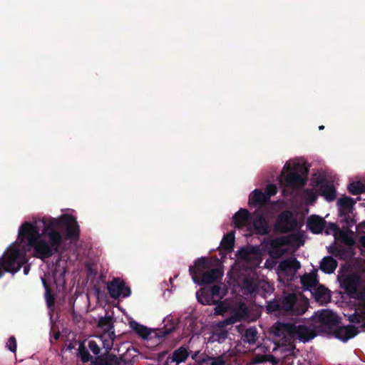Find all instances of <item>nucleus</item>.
<instances>
[{
    "instance_id": "nucleus-55",
    "label": "nucleus",
    "mask_w": 365,
    "mask_h": 365,
    "mask_svg": "<svg viewBox=\"0 0 365 365\" xmlns=\"http://www.w3.org/2000/svg\"><path fill=\"white\" fill-rule=\"evenodd\" d=\"M230 318L232 319V321H234V324L238 321V317L237 316H232L230 317Z\"/></svg>"
},
{
    "instance_id": "nucleus-56",
    "label": "nucleus",
    "mask_w": 365,
    "mask_h": 365,
    "mask_svg": "<svg viewBox=\"0 0 365 365\" xmlns=\"http://www.w3.org/2000/svg\"><path fill=\"white\" fill-rule=\"evenodd\" d=\"M199 353H200V351H195V352L192 355V359L195 360Z\"/></svg>"
},
{
    "instance_id": "nucleus-9",
    "label": "nucleus",
    "mask_w": 365,
    "mask_h": 365,
    "mask_svg": "<svg viewBox=\"0 0 365 365\" xmlns=\"http://www.w3.org/2000/svg\"><path fill=\"white\" fill-rule=\"evenodd\" d=\"M284 170L288 172V173L284 175V181L287 187L291 188H301L305 185L307 177H303L297 172H292V166L289 163H287L284 165L283 171Z\"/></svg>"
},
{
    "instance_id": "nucleus-27",
    "label": "nucleus",
    "mask_w": 365,
    "mask_h": 365,
    "mask_svg": "<svg viewBox=\"0 0 365 365\" xmlns=\"http://www.w3.org/2000/svg\"><path fill=\"white\" fill-rule=\"evenodd\" d=\"M235 245V234L230 232L225 235L221 240L220 247L226 251L230 252L233 250Z\"/></svg>"
},
{
    "instance_id": "nucleus-18",
    "label": "nucleus",
    "mask_w": 365,
    "mask_h": 365,
    "mask_svg": "<svg viewBox=\"0 0 365 365\" xmlns=\"http://www.w3.org/2000/svg\"><path fill=\"white\" fill-rule=\"evenodd\" d=\"M189 356L187 348L180 346L175 350L171 356H168L165 361V365H178L181 362L186 361Z\"/></svg>"
},
{
    "instance_id": "nucleus-37",
    "label": "nucleus",
    "mask_w": 365,
    "mask_h": 365,
    "mask_svg": "<svg viewBox=\"0 0 365 365\" xmlns=\"http://www.w3.org/2000/svg\"><path fill=\"white\" fill-rule=\"evenodd\" d=\"M79 354L81 361L84 363L88 362L91 359V354L83 344L79 346Z\"/></svg>"
},
{
    "instance_id": "nucleus-40",
    "label": "nucleus",
    "mask_w": 365,
    "mask_h": 365,
    "mask_svg": "<svg viewBox=\"0 0 365 365\" xmlns=\"http://www.w3.org/2000/svg\"><path fill=\"white\" fill-rule=\"evenodd\" d=\"M277 192V187L274 184H269L265 189L264 192L265 196L267 197V200L269 201L271 196L274 195Z\"/></svg>"
},
{
    "instance_id": "nucleus-44",
    "label": "nucleus",
    "mask_w": 365,
    "mask_h": 365,
    "mask_svg": "<svg viewBox=\"0 0 365 365\" xmlns=\"http://www.w3.org/2000/svg\"><path fill=\"white\" fill-rule=\"evenodd\" d=\"M109 354L106 357H96L93 364L94 365H109Z\"/></svg>"
},
{
    "instance_id": "nucleus-17",
    "label": "nucleus",
    "mask_w": 365,
    "mask_h": 365,
    "mask_svg": "<svg viewBox=\"0 0 365 365\" xmlns=\"http://www.w3.org/2000/svg\"><path fill=\"white\" fill-rule=\"evenodd\" d=\"M253 215L255 217L252 223L256 233L261 235H267L269 232V228L263 214L255 211Z\"/></svg>"
},
{
    "instance_id": "nucleus-57",
    "label": "nucleus",
    "mask_w": 365,
    "mask_h": 365,
    "mask_svg": "<svg viewBox=\"0 0 365 365\" xmlns=\"http://www.w3.org/2000/svg\"><path fill=\"white\" fill-rule=\"evenodd\" d=\"M59 336H60V333L59 332H57V333H55L54 335H53V337L56 340H58L59 339Z\"/></svg>"
},
{
    "instance_id": "nucleus-29",
    "label": "nucleus",
    "mask_w": 365,
    "mask_h": 365,
    "mask_svg": "<svg viewBox=\"0 0 365 365\" xmlns=\"http://www.w3.org/2000/svg\"><path fill=\"white\" fill-rule=\"evenodd\" d=\"M42 283L46 290L45 298L48 309H52L55 305V295L52 293L51 289L48 285L46 279H42Z\"/></svg>"
},
{
    "instance_id": "nucleus-1",
    "label": "nucleus",
    "mask_w": 365,
    "mask_h": 365,
    "mask_svg": "<svg viewBox=\"0 0 365 365\" xmlns=\"http://www.w3.org/2000/svg\"><path fill=\"white\" fill-rule=\"evenodd\" d=\"M40 222L43 226L41 233L35 224L25 222L19 228L18 238L21 241L27 240L28 245L34 249V256L45 260L54 254L61 252V246L63 238L58 228L62 225V219L47 220L43 217Z\"/></svg>"
},
{
    "instance_id": "nucleus-47",
    "label": "nucleus",
    "mask_w": 365,
    "mask_h": 365,
    "mask_svg": "<svg viewBox=\"0 0 365 365\" xmlns=\"http://www.w3.org/2000/svg\"><path fill=\"white\" fill-rule=\"evenodd\" d=\"M289 261L292 262L289 264V269H297L300 267V263L296 258L289 259Z\"/></svg>"
},
{
    "instance_id": "nucleus-43",
    "label": "nucleus",
    "mask_w": 365,
    "mask_h": 365,
    "mask_svg": "<svg viewBox=\"0 0 365 365\" xmlns=\"http://www.w3.org/2000/svg\"><path fill=\"white\" fill-rule=\"evenodd\" d=\"M6 346L9 350H10L11 352L15 353L16 351V338L14 336H11L7 343Z\"/></svg>"
},
{
    "instance_id": "nucleus-3",
    "label": "nucleus",
    "mask_w": 365,
    "mask_h": 365,
    "mask_svg": "<svg viewBox=\"0 0 365 365\" xmlns=\"http://www.w3.org/2000/svg\"><path fill=\"white\" fill-rule=\"evenodd\" d=\"M309 302L299 298L295 293H289L284 297L267 302V313L283 312L287 315L299 316L305 313Z\"/></svg>"
},
{
    "instance_id": "nucleus-46",
    "label": "nucleus",
    "mask_w": 365,
    "mask_h": 365,
    "mask_svg": "<svg viewBox=\"0 0 365 365\" xmlns=\"http://www.w3.org/2000/svg\"><path fill=\"white\" fill-rule=\"evenodd\" d=\"M215 314L216 315H221L226 311L225 306L222 303L221 300L215 304Z\"/></svg>"
},
{
    "instance_id": "nucleus-50",
    "label": "nucleus",
    "mask_w": 365,
    "mask_h": 365,
    "mask_svg": "<svg viewBox=\"0 0 365 365\" xmlns=\"http://www.w3.org/2000/svg\"><path fill=\"white\" fill-rule=\"evenodd\" d=\"M267 354L259 355L256 356L255 361L256 363H264L267 362Z\"/></svg>"
},
{
    "instance_id": "nucleus-5",
    "label": "nucleus",
    "mask_w": 365,
    "mask_h": 365,
    "mask_svg": "<svg viewBox=\"0 0 365 365\" xmlns=\"http://www.w3.org/2000/svg\"><path fill=\"white\" fill-rule=\"evenodd\" d=\"M340 287L344 292L352 298L358 297L359 299H364V294L359 292V287L361 284V276L356 272H351L338 277Z\"/></svg>"
},
{
    "instance_id": "nucleus-20",
    "label": "nucleus",
    "mask_w": 365,
    "mask_h": 365,
    "mask_svg": "<svg viewBox=\"0 0 365 365\" xmlns=\"http://www.w3.org/2000/svg\"><path fill=\"white\" fill-rule=\"evenodd\" d=\"M269 200L264 193L260 190L255 189L249 196V205L250 207H262L267 204Z\"/></svg>"
},
{
    "instance_id": "nucleus-35",
    "label": "nucleus",
    "mask_w": 365,
    "mask_h": 365,
    "mask_svg": "<svg viewBox=\"0 0 365 365\" xmlns=\"http://www.w3.org/2000/svg\"><path fill=\"white\" fill-rule=\"evenodd\" d=\"M207 293L208 292L207 291L206 288L202 289L200 292H197L196 297L200 304L203 305H207L210 303V301H207Z\"/></svg>"
},
{
    "instance_id": "nucleus-11",
    "label": "nucleus",
    "mask_w": 365,
    "mask_h": 365,
    "mask_svg": "<svg viewBox=\"0 0 365 365\" xmlns=\"http://www.w3.org/2000/svg\"><path fill=\"white\" fill-rule=\"evenodd\" d=\"M319 195L324 196L327 201H333L336 198V189L333 184L324 178L317 179L316 182Z\"/></svg>"
},
{
    "instance_id": "nucleus-28",
    "label": "nucleus",
    "mask_w": 365,
    "mask_h": 365,
    "mask_svg": "<svg viewBox=\"0 0 365 365\" xmlns=\"http://www.w3.org/2000/svg\"><path fill=\"white\" fill-rule=\"evenodd\" d=\"M208 361H211L210 365H225L226 361L225 359V355L222 354L218 356H210L206 355L205 357L199 360L200 364H207Z\"/></svg>"
},
{
    "instance_id": "nucleus-21",
    "label": "nucleus",
    "mask_w": 365,
    "mask_h": 365,
    "mask_svg": "<svg viewBox=\"0 0 365 365\" xmlns=\"http://www.w3.org/2000/svg\"><path fill=\"white\" fill-rule=\"evenodd\" d=\"M258 280L252 277H245L242 282V290L244 294L255 296L258 292Z\"/></svg>"
},
{
    "instance_id": "nucleus-10",
    "label": "nucleus",
    "mask_w": 365,
    "mask_h": 365,
    "mask_svg": "<svg viewBox=\"0 0 365 365\" xmlns=\"http://www.w3.org/2000/svg\"><path fill=\"white\" fill-rule=\"evenodd\" d=\"M62 225L66 227V238L71 240H77L80 235V227L72 215L62 216Z\"/></svg>"
},
{
    "instance_id": "nucleus-13",
    "label": "nucleus",
    "mask_w": 365,
    "mask_h": 365,
    "mask_svg": "<svg viewBox=\"0 0 365 365\" xmlns=\"http://www.w3.org/2000/svg\"><path fill=\"white\" fill-rule=\"evenodd\" d=\"M223 272L220 268H210L200 277H194V282L200 285L211 284L222 279Z\"/></svg>"
},
{
    "instance_id": "nucleus-12",
    "label": "nucleus",
    "mask_w": 365,
    "mask_h": 365,
    "mask_svg": "<svg viewBox=\"0 0 365 365\" xmlns=\"http://www.w3.org/2000/svg\"><path fill=\"white\" fill-rule=\"evenodd\" d=\"M317 320L323 327L329 330L336 327L339 323L338 316L328 309L322 310L317 315Z\"/></svg>"
},
{
    "instance_id": "nucleus-14",
    "label": "nucleus",
    "mask_w": 365,
    "mask_h": 365,
    "mask_svg": "<svg viewBox=\"0 0 365 365\" xmlns=\"http://www.w3.org/2000/svg\"><path fill=\"white\" fill-rule=\"evenodd\" d=\"M212 267L211 262L206 257L197 258L193 266H190L189 272L194 281V277H200Z\"/></svg>"
},
{
    "instance_id": "nucleus-23",
    "label": "nucleus",
    "mask_w": 365,
    "mask_h": 365,
    "mask_svg": "<svg viewBox=\"0 0 365 365\" xmlns=\"http://www.w3.org/2000/svg\"><path fill=\"white\" fill-rule=\"evenodd\" d=\"M337 261L331 256L324 257L320 263V269L327 274L333 273L337 267Z\"/></svg>"
},
{
    "instance_id": "nucleus-7",
    "label": "nucleus",
    "mask_w": 365,
    "mask_h": 365,
    "mask_svg": "<svg viewBox=\"0 0 365 365\" xmlns=\"http://www.w3.org/2000/svg\"><path fill=\"white\" fill-rule=\"evenodd\" d=\"M301 235L294 233L287 236L276 237L271 240L270 247L272 250L269 255L274 259H279L285 253V250L282 249L283 246L289 245L294 242H298L301 240Z\"/></svg>"
},
{
    "instance_id": "nucleus-49",
    "label": "nucleus",
    "mask_w": 365,
    "mask_h": 365,
    "mask_svg": "<svg viewBox=\"0 0 365 365\" xmlns=\"http://www.w3.org/2000/svg\"><path fill=\"white\" fill-rule=\"evenodd\" d=\"M207 301H210L207 305H213L217 304L220 301L214 296H211L210 293L208 292Z\"/></svg>"
},
{
    "instance_id": "nucleus-2",
    "label": "nucleus",
    "mask_w": 365,
    "mask_h": 365,
    "mask_svg": "<svg viewBox=\"0 0 365 365\" xmlns=\"http://www.w3.org/2000/svg\"><path fill=\"white\" fill-rule=\"evenodd\" d=\"M273 334L278 337L287 340H299L307 343L317 336L314 326L305 324L296 325L292 323L277 322L272 327Z\"/></svg>"
},
{
    "instance_id": "nucleus-32",
    "label": "nucleus",
    "mask_w": 365,
    "mask_h": 365,
    "mask_svg": "<svg viewBox=\"0 0 365 365\" xmlns=\"http://www.w3.org/2000/svg\"><path fill=\"white\" fill-rule=\"evenodd\" d=\"M349 192L354 195H359L365 192V185H364L361 182H352L348 186Z\"/></svg>"
},
{
    "instance_id": "nucleus-6",
    "label": "nucleus",
    "mask_w": 365,
    "mask_h": 365,
    "mask_svg": "<svg viewBox=\"0 0 365 365\" xmlns=\"http://www.w3.org/2000/svg\"><path fill=\"white\" fill-rule=\"evenodd\" d=\"M297 227L298 222L292 212L284 210L278 215L274 229L277 233L285 234L294 231Z\"/></svg>"
},
{
    "instance_id": "nucleus-52",
    "label": "nucleus",
    "mask_w": 365,
    "mask_h": 365,
    "mask_svg": "<svg viewBox=\"0 0 365 365\" xmlns=\"http://www.w3.org/2000/svg\"><path fill=\"white\" fill-rule=\"evenodd\" d=\"M223 324L225 325H230V324H234V321H232V319H230V317L228 318H226L224 322H223Z\"/></svg>"
},
{
    "instance_id": "nucleus-4",
    "label": "nucleus",
    "mask_w": 365,
    "mask_h": 365,
    "mask_svg": "<svg viewBox=\"0 0 365 365\" xmlns=\"http://www.w3.org/2000/svg\"><path fill=\"white\" fill-rule=\"evenodd\" d=\"M27 261L26 253L18 248L13 247L5 251L0 257V278L4 272L16 273Z\"/></svg>"
},
{
    "instance_id": "nucleus-58",
    "label": "nucleus",
    "mask_w": 365,
    "mask_h": 365,
    "mask_svg": "<svg viewBox=\"0 0 365 365\" xmlns=\"http://www.w3.org/2000/svg\"><path fill=\"white\" fill-rule=\"evenodd\" d=\"M301 171L307 175L308 170L307 168H301Z\"/></svg>"
},
{
    "instance_id": "nucleus-38",
    "label": "nucleus",
    "mask_w": 365,
    "mask_h": 365,
    "mask_svg": "<svg viewBox=\"0 0 365 365\" xmlns=\"http://www.w3.org/2000/svg\"><path fill=\"white\" fill-rule=\"evenodd\" d=\"M349 214L350 212H344L339 214L341 221L346 224L347 227H351L354 224V221Z\"/></svg>"
},
{
    "instance_id": "nucleus-39",
    "label": "nucleus",
    "mask_w": 365,
    "mask_h": 365,
    "mask_svg": "<svg viewBox=\"0 0 365 365\" xmlns=\"http://www.w3.org/2000/svg\"><path fill=\"white\" fill-rule=\"evenodd\" d=\"M175 329V328L174 327H171L170 328L163 327L158 330L156 335L158 338H165L173 333Z\"/></svg>"
},
{
    "instance_id": "nucleus-30",
    "label": "nucleus",
    "mask_w": 365,
    "mask_h": 365,
    "mask_svg": "<svg viewBox=\"0 0 365 365\" xmlns=\"http://www.w3.org/2000/svg\"><path fill=\"white\" fill-rule=\"evenodd\" d=\"M258 254V249L257 247H250L247 248H242L239 251V257L245 261H250L252 255Z\"/></svg>"
},
{
    "instance_id": "nucleus-61",
    "label": "nucleus",
    "mask_w": 365,
    "mask_h": 365,
    "mask_svg": "<svg viewBox=\"0 0 365 365\" xmlns=\"http://www.w3.org/2000/svg\"><path fill=\"white\" fill-rule=\"evenodd\" d=\"M349 320H350V322H354V320L353 319H350Z\"/></svg>"
},
{
    "instance_id": "nucleus-60",
    "label": "nucleus",
    "mask_w": 365,
    "mask_h": 365,
    "mask_svg": "<svg viewBox=\"0 0 365 365\" xmlns=\"http://www.w3.org/2000/svg\"><path fill=\"white\" fill-rule=\"evenodd\" d=\"M363 245L365 246V237L363 238Z\"/></svg>"
},
{
    "instance_id": "nucleus-24",
    "label": "nucleus",
    "mask_w": 365,
    "mask_h": 365,
    "mask_svg": "<svg viewBox=\"0 0 365 365\" xmlns=\"http://www.w3.org/2000/svg\"><path fill=\"white\" fill-rule=\"evenodd\" d=\"M313 295L317 302H327L330 299L329 290L324 285L318 284L314 289Z\"/></svg>"
},
{
    "instance_id": "nucleus-15",
    "label": "nucleus",
    "mask_w": 365,
    "mask_h": 365,
    "mask_svg": "<svg viewBox=\"0 0 365 365\" xmlns=\"http://www.w3.org/2000/svg\"><path fill=\"white\" fill-rule=\"evenodd\" d=\"M358 328L354 325L338 327L334 331V336L344 342L354 337L357 334Z\"/></svg>"
},
{
    "instance_id": "nucleus-26",
    "label": "nucleus",
    "mask_w": 365,
    "mask_h": 365,
    "mask_svg": "<svg viewBox=\"0 0 365 365\" xmlns=\"http://www.w3.org/2000/svg\"><path fill=\"white\" fill-rule=\"evenodd\" d=\"M257 334V329L255 327H250L245 330V334L242 336V339L245 343L253 345L258 339Z\"/></svg>"
},
{
    "instance_id": "nucleus-34",
    "label": "nucleus",
    "mask_w": 365,
    "mask_h": 365,
    "mask_svg": "<svg viewBox=\"0 0 365 365\" xmlns=\"http://www.w3.org/2000/svg\"><path fill=\"white\" fill-rule=\"evenodd\" d=\"M207 291L210 293L211 296H214L215 298H217L219 301H220L223 295H221V287L218 284H214L210 288H206Z\"/></svg>"
},
{
    "instance_id": "nucleus-16",
    "label": "nucleus",
    "mask_w": 365,
    "mask_h": 365,
    "mask_svg": "<svg viewBox=\"0 0 365 365\" xmlns=\"http://www.w3.org/2000/svg\"><path fill=\"white\" fill-rule=\"evenodd\" d=\"M252 219V214L245 208H240L232 217L235 227L238 229L246 227Z\"/></svg>"
},
{
    "instance_id": "nucleus-31",
    "label": "nucleus",
    "mask_w": 365,
    "mask_h": 365,
    "mask_svg": "<svg viewBox=\"0 0 365 365\" xmlns=\"http://www.w3.org/2000/svg\"><path fill=\"white\" fill-rule=\"evenodd\" d=\"M130 327L135 333L143 339H147L150 334L149 329L138 322H133L130 323Z\"/></svg>"
},
{
    "instance_id": "nucleus-53",
    "label": "nucleus",
    "mask_w": 365,
    "mask_h": 365,
    "mask_svg": "<svg viewBox=\"0 0 365 365\" xmlns=\"http://www.w3.org/2000/svg\"><path fill=\"white\" fill-rule=\"evenodd\" d=\"M29 271H30V265L29 264H26L24 267V274L27 275L29 274Z\"/></svg>"
},
{
    "instance_id": "nucleus-45",
    "label": "nucleus",
    "mask_w": 365,
    "mask_h": 365,
    "mask_svg": "<svg viewBox=\"0 0 365 365\" xmlns=\"http://www.w3.org/2000/svg\"><path fill=\"white\" fill-rule=\"evenodd\" d=\"M88 348L95 355L100 353L101 349L95 341H90L88 342Z\"/></svg>"
},
{
    "instance_id": "nucleus-41",
    "label": "nucleus",
    "mask_w": 365,
    "mask_h": 365,
    "mask_svg": "<svg viewBox=\"0 0 365 365\" xmlns=\"http://www.w3.org/2000/svg\"><path fill=\"white\" fill-rule=\"evenodd\" d=\"M325 228V233L327 235H330L331 232L336 233L339 230L338 225L334 222H329L327 225H326Z\"/></svg>"
},
{
    "instance_id": "nucleus-63",
    "label": "nucleus",
    "mask_w": 365,
    "mask_h": 365,
    "mask_svg": "<svg viewBox=\"0 0 365 365\" xmlns=\"http://www.w3.org/2000/svg\"><path fill=\"white\" fill-rule=\"evenodd\" d=\"M363 327H364V328H365V322H364V324H363Z\"/></svg>"
},
{
    "instance_id": "nucleus-59",
    "label": "nucleus",
    "mask_w": 365,
    "mask_h": 365,
    "mask_svg": "<svg viewBox=\"0 0 365 365\" xmlns=\"http://www.w3.org/2000/svg\"><path fill=\"white\" fill-rule=\"evenodd\" d=\"M319 130H324V125H320V126L319 127Z\"/></svg>"
},
{
    "instance_id": "nucleus-42",
    "label": "nucleus",
    "mask_w": 365,
    "mask_h": 365,
    "mask_svg": "<svg viewBox=\"0 0 365 365\" xmlns=\"http://www.w3.org/2000/svg\"><path fill=\"white\" fill-rule=\"evenodd\" d=\"M108 336L110 339V340L111 341V343L110 344H109V342L107 341V340H105L103 341V346L107 349V350H110L111 348H112V346H113V342L115 339V332L113 331H110V330L108 331Z\"/></svg>"
},
{
    "instance_id": "nucleus-48",
    "label": "nucleus",
    "mask_w": 365,
    "mask_h": 365,
    "mask_svg": "<svg viewBox=\"0 0 365 365\" xmlns=\"http://www.w3.org/2000/svg\"><path fill=\"white\" fill-rule=\"evenodd\" d=\"M292 262H289V259L284 260L281 262L279 264V269L282 271H285L287 269H289V264H291Z\"/></svg>"
},
{
    "instance_id": "nucleus-19",
    "label": "nucleus",
    "mask_w": 365,
    "mask_h": 365,
    "mask_svg": "<svg viewBox=\"0 0 365 365\" xmlns=\"http://www.w3.org/2000/svg\"><path fill=\"white\" fill-rule=\"evenodd\" d=\"M326 225V220L317 215H312L307 220V227L314 234L322 233Z\"/></svg>"
},
{
    "instance_id": "nucleus-25",
    "label": "nucleus",
    "mask_w": 365,
    "mask_h": 365,
    "mask_svg": "<svg viewBox=\"0 0 365 365\" xmlns=\"http://www.w3.org/2000/svg\"><path fill=\"white\" fill-rule=\"evenodd\" d=\"M355 201L349 197H343L338 201L339 213L351 212Z\"/></svg>"
},
{
    "instance_id": "nucleus-36",
    "label": "nucleus",
    "mask_w": 365,
    "mask_h": 365,
    "mask_svg": "<svg viewBox=\"0 0 365 365\" xmlns=\"http://www.w3.org/2000/svg\"><path fill=\"white\" fill-rule=\"evenodd\" d=\"M109 365H127L128 363L123 357H118L115 354H109Z\"/></svg>"
},
{
    "instance_id": "nucleus-62",
    "label": "nucleus",
    "mask_w": 365,
    "mask_h": 365,
    "mask_svg": "<svg viewBox=\"0 0 365 365\" xmlns=\"http://www.w3.org/2000/svg\"><path fill=\"white\" fill-rule=\"evenodd\" d=\"M167 352H163L161 354L164 356Z\"/></svg>"
},
{
    "instance_id": "nucleus-22",
    "label": "nucleus",
    "mask_w": 365,
    "mask_h": 365,
    "mask_svg": "<svg viewBox=\"0 0 365 365\" xmlns=\"http://www.w3.org/2000/svg\"><path fill=\"white\" fill-rule=\"evenodd\" d=\"M301 284L305 290L312 292L319 284L317 274H305L301 278Z\"/></svg>"
},
{
    "instance_id": "nucleus-8",
    "label": "nucleus",
    "mask_w": 365,
    "mask_h": 365,
    "mask_svg": "<svg viewBox=\"0 0 365 365\" xmlns=\"http://www.w3.org/2000/svg\"><path fill=\"white\" fill-rule=\"evenodd\" d=\"M107 289L110 297L113 299L128 297L131 294L130 288L125 285V282L120 277H115L107 283Z\"/></svg>"
},
{
    "instance_id": "nucleus-51",
    "label": "nucleus",
    "mask_w": 365,
    "mask_h": 365,
    "mask_svg": "<svg viewBox=\"0 0 365 365\" xmlns=\"http://www.w3.org/2000/svg\"><path fill=\"white\" fill-rule=\"evenodd\" d=\"M267 361L271 362L273 364H276L278 363V360L272 354H267Z\"/></svg>"
},
{
    "instance_id": "nucleus-33",
    "label": "nucleus",
    "mask_w": 365,
    "mask_h": 365,
    "mask_svg": "<svg viewBox=\"0 0 365 365\" xmlns=\"http://www.w3.org/2000/svg\"><path fill=\"white\" fill-rule=\"evenodd\" d=\"M98 327L101 329H108V331L110 330L113 328L112 324V319L110 317H101L98 320Z\"/></svg>"
},
{
    "instance_id": "nucleus-54",
    "label": "nucleus",
    "mask_w": 365,
    "mask_h": 365,
    "mask_svg": "<svg viewBox=\"0 0 365 365\" xmlns=\"http://www.w3.org/2000/svg\"><path fill=\"white\" fill-rule=\"evenodd\" d=\"M315 200H316V197H315V195H314L313 193H312V194L310 195V196H309V200H310V202H313V201H314Z\"/></svg>"
}]
</instances>
